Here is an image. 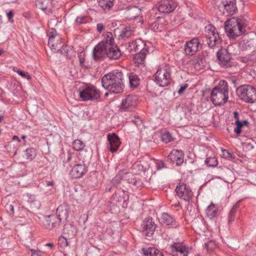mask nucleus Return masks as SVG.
I'll list each match as a JSON object with an SVG mask.
<instances>
[{
	"instance_id": "obj_42",
	"label": "nucleus",
	"mask_w": 256,
	"mask_h": 256,
	"mask_svg": "<svg viewBox=\"0 0 256 256\" xmlns=\"http://www.w3.org/2000/svg\"><path fill=\"white\" fill-rule=\"evenodd\" d=\"M206 37L218 33L216 28L212 24H208L204 28Z\"/></svg>"
},
{
	"instance_id": "obj_9",
	"label": "nucleus",
	"mask_w": 256,
	"mask_h": 256,
	"mask_svg": "<svg viewBox=\"0 0 256 256\" xmlns=\"http://www.w3.org/2000/svg\"><path fill=\"white\" fill-rule=\"evenodd\" d=\"M202 48L198 38H194L186 42L184 52L187 55L193 56Z\"/></svg>"
},
{
	"instance_id": "obj_20",
	"label": "nucleus",
	"mask_w": 256,
	"mask_h": 256,
	"mask_svg": "<svg viewBox=\"0 0 256 256\" xmlns=\"http://www.w3.org/2000/svg\"><path fill=\"white\" fill-rule=\"evenodd\" d=\"M122 56V52L119 48L116 45L107 47L106 56L110 60L118 59Z\"/></svg>"
},
{
	"instance_id": "obj_38",
	"label": "nucleus",
	"mask_w": 256,
	"mask_h": 256,
	"mask_svg": "<svg viewBox=\"0 0 256 256\" xmlns=\"http://www.w3.org/2000/svg\"><path fill=\"white\" fill-rule=\"evenodd\" d=\"M36 156V150L33 148H27L24 152V156L28 160H32Z\"/></svg>"
},
{
	"instance_id": "obj_22",
	"label": "nucleus",
	"mask_w": 256,
	"mask_h": 256,
	"mask_svg": "<svg viewBox=\"0 0 256 256\" xmlns=\"http://www.w3.org/2000/svg\"><path fill=\"white\" fill-rule=\"evenodd\" d=\"M148 52L147 49L141 50V51L134 55V62L138 66L143 68L145 66V58Z\"/></svg>"
},
{
	"instance_id": "obj_41",
	"label": "nucleus",
	"mask_w": 256,
	"mask_h": 256,
	"mask_svg": "<svg viewBox=\"0 0 256 256\" xmlns=\"http://www.w3.org/2000/svg\"><path fill=\"white\" fill-rule=\"evenodd\" d=\"M180 150H173L169 154L168 156V160L172 163H174L176 160V158L180 156Z\"/></svg>"
},
{
	"instance_id": "obj_36",
	"label": "nucleus",
	"mask_w": 256,
	"mask_h": 256,
	"mask_svg": "<svg viewBox=\"0 0 256 256\" xmlns=\"http://www.w3.org/2000/svg\"><path fill=\"white\" fill-rule=\"evenodd\" d=\"M54 46L50 43V40H48V44L52 50L54 52H58L60 50V48L62 47V45L63 44L62 42V40L60 41L57 42L56 38L54 39Z\"/></svg>"
},
{
	"instance_id": "obj_55",
	"label": "nucleus",
	"mask_w": 256,
	"mask_h": 256,
	"mask_svg": "<svg viewBox=\"0 0 256 256\" xmlns=\"http://www.w3.org/2000/svg\"><path fill=\"white\" fill-rule=\"evenodd\" d=\"M85 52H81L80 54H78V58L80 60V64L81 66H84V63L85 62Z\"/></svg>"
},
{
	"instance_id": "obj_53",
	"label": "nucleus",
	"mask_w": 256,
	"mask_h": 256,
	"mask_svg": "<svg viewBox=\"0 0 256 256\" xmlns=\"http://www.w3.org/2000/svg\"><path fill=\"white\" fill-rule=\"evenodd\" d=\"M235 124L236 125V126L234 128V132L236 134H239L242 132L241 128L242 127V124L240 123V121L236 120Z\"/></svg>"
},
{
	"instance_id": "obj_15",
	"label": "nucleus",
	"mask_w": 256,
	"mask_h": 256,
	"mask_svg": "<svg viewBox=\"0 0 256 256\" xmlns=\"http://www.w3.org/2000/svg\"><path fill=\"white\" fill-rule=\"evenodd\" d=\"M107 138L108 142V148L112 152L117 151L121 144L118 136L115 134H108Z\"/></svg>"
},
{
	"instance_id": "obj_25",
	"label": "nucleus",
	"mask_w": 256,
	"mask_h": 256,
	"mask_svg": "<svg viewBox=\"0 0 256 256\" xmlns=\"http://www.w3.org/2000/svg\"><path fill=\"white\" fill-rule=\"evenodd\" d=\"M77 231L76 226L72 224H68L64 225L63 230V234L68 238H73L76 234Z\"/></svg>"
},
{
	"instance_id": "obj_1",
	"label": "nucleus",
	"mask_w": 256,
	"mask_h": 256,
	"mask_svg": "<svg viewBox=\"0 0 256 256\" xmlns=\"http://www.w3.org/2000/svg\"><path fill=\"white\" fill-rule=\"evenodd\" d=\"M123 80L122 72L114 70L103 76L102 78V84L104 89L110 92L119 94L122 92L124 86Z\"/></svg>"
},
{
	"instance_id": "obj_56",
	"label": "nucleus",
	"mask_w": 256,
	"mask_h": 256,
	"mask_svg": "<svg viewBox=\"0 0 256 256\" xmlns=\"http://www.w3.org/2000/svg\"><path fill=\"white\" fill-rule=\"evenodd\" d=\"M6 211L10 214H14V206L10 204H7L5 206Z\"/></svg>"
},
{
	"instance_id": "obj_10",
	"label": "nucleus",
	"mask_w": 256,
	"mask_h": 256,
	"mask_svg": "<svg viewBox=\"0 0 256 256\" xmlns=\"http://www.w3.org/2000/svg\"><path fill=\"white\" fill-rule=\"evenodd\" d=\"M172 256H187L188 254V247L179 242H174L170 244Z\"/></svg>"
},
{
	"instance_id": "obj_59",
	"label": "nucleus",
	"mask_w": 256,
	"mask_h": 256,
	"mask_svg": "<svg viewBox=\"0 0 256 256\" xmlns=\"http://www.w3.org/2000/svg\"><path fill=\"white\" fill-rule=\"evenodd\" d=\"M156 168L158 170H161L163 168H166L164 163L162 161H160L156 163Z\"/></svg>"
},
{
	"instance_id": "obj_51",
	"label": "nucleus",
	"mask_w": 256,
	"mask_h": 256,
	"mask_svg": "<svg viewBox=\"0 0 256 256\" xmlns=\"http://www.w3.org/2000/svg\"><path fill=\"white\" fill-rule=\"evenodd\" d=\"M31 256H42L44 252L38 249L30 248V250Z\"/></svg>"
},
{
	"instance_id": "obj_12",
	"label": "nucleus",
	"mask_w": 256,
	"mask_h": 256,
	"mask_svg": "<svg viewBox=\"0 0 256 256\" xmlns=\"http://www.w3.org/2000/svg\"><path fill=\"white\" fill-rule=\"evenodd\" d=\"M72 146L74 150L80 152L79 155L83 162L88 161L90 158L92 156L90 152H88L87 151L83 150L84 144L82 141L80 140H75L72 144Z\"/></svg>"
},
{
	"instance_id": "obj_63",
	"label": "nucleus",
	"mask_w": 256,
	"mask_h": 256,
	"mask_svg": "<svg viewBox=\"0 0 256 256\" xmlns=\"http://www.w3.org/2000/svg\"><path fill=\"white\" fill-rule=\"evenodd\" d=\"M72 154L70 152H68V158H67L66 162H72Z\"/></svg>"
},
{
	"instance_id": "obj_16",
	"label": "nucleus",
	"mask_w": 256,
	"mask_h": 256,
	"mask_svg": "<svg viewBox=\"0 0 256 256\" xmlns=\"http://www.w3.org/2000/svg\"><path fill=\"white\" fill-rule=\"evenodd\" d=\"M87 172L84 164H75L70 172V175L73 178H80Z\"/></svg>"
},
{
	"instance_id": "obj_17",
	"label": "nucleus",
	"mask_w": 256,
	"mask_h": 256,
	"mask_svg": "<svg viewBox=\"0 0 256 256\" xmlns=\"http://www.w3.org/2000/svg\"><path fill=\"white\" fill-rule=\"evenodd\" d=\"M141 13V9L136 6H129L126 7L124 14L130 20L136 19Z\"/></svg>"
},
{
	"instance_id": "obj_24",
	"label": "nucleus",
	"mask_w": 256,
	"mask_h": 256,
	"mask_svg": "<svg viewBox=\"0 0 256 256\" xmlns=\"http://www.w3.org/2000/svg\"><path fill=\"white\" fill-rule=\"evenodd\" d=\"M128 49L130 52H132V51H141V50L143 49L148 50V46L143 41L139 39L130 43Z\"/></svg>"
},
{
	"instance_id": "obj_47",
	"label": "nucleus",
	"mask_w": 256,
	"mask_h": 256,
	"mask_svg": "<svg viewBox=\"0 0 256 256\" xmlns=\"http://www.w3.org/2000/svg\"><path fill=\"white\" fill-rule=\"evenodd\" d=\"M132 121L140 130H142L144 128L142 120L140 118H135L134 119L132 120Z\"/></svg>"
},
{
	"instance_id": "obj_21",
	"label": "nucleus",
	"mask_w": 256,
	"mask_h": 256,
	"mask_svg": "<svg viewBox=\"0 0 256 256\" xmlns=\"http://www.w3.org/2000/svg\"><path fill=\"white\" fill-rule=\"evenodd\" d=\"M222 4L228 14L233 15L237 12L236 0H222Z\"/></svg>"
},
{
	"instance_id": "obj_35",
	"label": "nucleus",
	"mask_w": 256,
	"mask_h": 256,
	"mask_svg": "<svg viewBox=\"0 0 256 256\" xmlns=\"http://www.w3.org/2000/svg\"><path fill=\"white\" fill-rule=\"evenodd\" d=\"M48 36L49 37L48 40H50V43L54 46V39L56 38L57 42L60 41L61 38L56 33V32L55 29L52 28L48 32Z\"/></svg>"
},
{
	"instance_id": "obj_62",
	"label": "nucleus",
	"mask_w": 256,
	"mask_h": 256,
	"mask_svg": "<svg viewBox=\"0 0 256 256\" xmlns=\"http://www.w3.org/2000/svg\"><path fill=\"white\" fill-rule=\"evenodd\" d=\"M152 256H164L162 252L156 248V252H154V254L152 253Z\"/></svg>"
},
{
	"instance_id": "obj_52",
	"label": "nucleus",
	"mask_w": 256,
	"mask_h": 256,
	"mask_svg": "<svg viewBox=\"0 0 256 256\" xmlns=\"http://www.w3.org/2000/svg\"><path fill=\"white\" fill-rule=\"evenodd\" d=\"M180 156L176 158V160L175 161L176 162V166H180L184 162V154L183 152L181 150H180Z\"/></svg>"
},
{
	"instance_id": "obj_5",
	"label": "nucleus",
	"mask_w": 256,
	"mask_h": 256,
	"mask_svg": "<svg viewBox=\"0 0 256 256\" xmlns=\"http://www.w3.org/2000/svg\"><path fill=\"white\" fill-rule=\"evenodd\" d=\"M236 93L239 98L248 103L256 102V88L250 85H242L236 89Z\"/></svg>"
},
{
	"instance_id": "obj_44",
	"label": "nucleus",
	"mask_w": 256,
	"mask_h": 256,
	"mask_svg": "<svg viewBox=\"0 0 256 256\" xmlns=\"http://www.w3.org/2000/svg\"><path fill=\"white\" fill-rule=\"evenodd\" d=\"M124 176L123 173L120 172L112 180V184L113 185L116 186L120 183L121 180H123Z\"/></svg>"
},
{
	"instance_id": "obj_7",
	"label": "nucleus",
	"mask_w": 256,
	"mask_h": 256,
	"mask_svg": "<svg viewBox=\"0 0 256 256\" xmlns=\"http://www.w3.org/2000/svg\"><path fill=\"white\" fill-rule=\"evenodd\" d=\"M216 56L218 64L222 67L228 68L234 65L232 62L233 59L227 49L220 50L216 53Z\"/></svg>"
},
{
	"instance_id": "obj_31",
	"label": "nucleus",
	"mask_w": 256,
	"mask_h": 256,
	"mask_svg": "<svg viewBox=\"0 0 256 256\" xmlns=\"http://www.w3.org/2000/svg\"><path fill=\"white\" fill-rule=\"evenodd\" d=\"M128 182L131 185L132 188H138L140 187L142 184L141 180L134 175L128 176Z\"/></svg>"
},
{
	"instance_id": "obj_2",
	"label": "nucleus",
	"mask_w": 256,
	"mask_h": 256,
	"mask_svg": "<svg viewBox=\"0 0 256 256\" xmlns=\"http://www.w3.org/2000/svg\"><path fill=\"white\" fill-rule=\"evenodd\" d=\"M247 17L239 16L233 17L225 22L224 28L228 36L232 39L244 34L248 25Z\"/></svg>"
},
{
	"instance_id": "obj_37",
	"label": "nucleus",
	"mask_w": 256,
	"mask_h": 256,
	"mask_svg": "<svg viewBox=\"0 0 256 256\" xmlns=\"http://www.w3.org/2000/svg\"><path fill=\"white\" fill-rule=\"evenodd\" d=\"M193 226L196 232H200L204 230V225L202 220H194V221Z\"/></svg>"
},
{
	"instance_id": "obj_28",
	"label": "nucleus",
	"mask_w": 256,
	"mask_h": 256,
	"mask_svg": "<svg viewBox=\"0 0 256 256\" xmlns=\"http://www.w3.org/2000/svg\"><path fill=\"white\" fill-rule=\"evenodd\" d=\"M60 222V221L56 216H49L46 221L44 226L46 228L52 230L58 226Z\"/></svg>"
},
{
	"instance_id": "obj_32",
	"label": "nucleus",
	"mask_w": 256,
	"mask_h": 256,
	"mask_svg": "<svg viewBox=\"0 0 256 256\" xmlns=\"http://www.w3.org/2000/svg\"><path fill=\"white\" fill-rule=\"evenodd\" d=\"M52 4V0H36V5L37 8L42 10L48 8Z\"/></svg>"
},
{
	"instance_id": "obj_19",
	"label": "nucleus",
	"mask_w": 256,
	"mask_h": 256,
	"mask_svg": "<svg viewBox=\"0 0 256 256\" xmlns=\"http://www.w3.org/2000/svg\"><path fill=\"white\" fill-rule=\"evenodd\" d=\"M70 207L68 204L64 203L60 205L56 210V218L61 222L66 220L69 215Z\"/></svg>"
},
{
	"instance_id": "obj_43",
	"label": "nucleus",
	"mask_w": 256,
	"mask_h": 256,
	"mask_svg": "<svg viewBox=\"0 0 256 256\" xmlns=\"http://www.w3.org/2000/svg\"><path fill=\"white\" fill-rule=\"evenodd\" d=\"M59 52L66 58H70V54L72 52V49L70 50L67 46H64V44H62Z\"/></svg>"
},
{
	"instance_id": "obj_39",
	"label": "nucleus",
	"mask_w": 256,
	"mask_h": 256,
	"mask_svg": "<svg viewBox=\"0 0 256 256\" xmlns=\"http://www.w3.org/2000/svg\"><path fill=\"white\" fill-rule=\"evenodd\" d=\"M132 34V31L130 27L124 28L120 34L119 35L120 38L124 39L130 38Z\"/></svg>"
},
{
	"instance_id": "obj_8",
	"label": "nucleus",
	"mask_w": 256,
	"mask_h": 256,
	"mask_svg": "<svg viewBox=\"0 0 256 256\" xmlns=\"http://www.w3.org/2000/svg\"><path fill=\"white\" fill-rule=\"evenodd\" d=\"M175 191L177 196L186 202H189L193 196L190 188L185 184L177 186Z\"/></svg>"
},
{
	"instance_id": "obj_27",
	"label": "nucleus",
	"mask_w": 256,
	"mask_h": 256,
	"mask_svg": "<svg viewBox=\"0 0 256 256\" xmlns=\"http://www.w3.org/2000/svg\"><path fill=\"white\" fill-rule=\"evenodd\" d=\"M162 224L165 226H176L175 220L167 213H163L160 219Z\"/></svg>"
},
{
	"instance_id": "obj_33",
	"label": "nucleus",
	"mask_w": 256,
	"mask_h": 256,
	"mask_svg": "<svg viewBox=\"0 0 256 256\" xmlns=\"http://www.w3.org/2000/svg\"><path fill=\"white\" fill-rule=\"evenodd\" d=\"M114 0H98L100 6L104 10H109L113 6Z\"/></svg>"
},
{
	"instance_id": "obj_40",
	"label": "nucleus",
	"mask_w": 256,
	"mask_h": 256,
	"mask_svg": "<svg viewBox=\"0 0 256 256\" xmlns=\"http://www.w3.org/2000/svg\"><path fill=\"white\" fill-rule=\"evenodd\" d=\"M237 209L238 206H234L229 212L228 217V222L229 225L232 224L234 221Z\"/></svg>"
},
{
	"instance_id": "obj_29",
	"label": "nucleus",
	"mask_w": 256,
	"mask_h": 256,
	"mask_svg": "<svg viewBox=\"0 0 256 256\" xmlns=\"http://www.w3.org/2000/svg\"><path fill=\"white\" fill-rule=\"evenodd\" d=\"M206 42L208 47L214 48L220 43V38L218 33L206 36Z\"/></svg>"
},
{
	"instance_id": "obj_18",
	"label": "nucleus",
	"mask_w": 256,
	"mask_h": 256,
	"mask_svg": "<svg viewBox=\"0 0 256 256\" xmlns=\"http://www.w3.org/2000/svg\"><path fill=\"white\" fill-rule=\"evenodd\" d=\"M106 46H104L102 44L98 43L93 50V58L96 60H102L106 56Z\"/></svg>"
},
{
	"instance_id": "obj_54",
	"label": "nucleus",
	"mask_w": 256,
	"mask_h": 256,
	"mask_svg": "<svg viewBox=\"0 0 256 256\" xmlns=\"http://www.w3.org/2000/svg\"><path fill=\"white\" fill-rule=\"evenodd\" d=\"M16 72L22 77L24 78H26L27 80H29L31 79V76L30 75L28 74V72H26L24 71H21L20 70H18L16 71Z\"/></svg>"
},
{
	"instance_id": "obj_3",
	"label": "nucleus",
	"mask_w": 256,
	"mask_h": 256,
	"mask_svg": "<svg viewBox=\"0 0 256 256\" xmlns=\"http://www.w3.org/2000/svg\"><path fill=\"white\" fill-rule=\"evenodd\" d=\"M228 98V84L226 81L221 80L211 92L210 99L215 106L226 104Z\"/></svg>"
},
{
	"instance_id": "obj_6",
	"label": "nucleus",
	"mask_w": 256,
	"mask_h": 256,
	"mask_svg": "<svg viewBox=\"0 0 256 256\" xmlns=\"http://www.w3.org/2000/svg\"><path fill=\"white\" fill-rule=\"evenodd\" d=\"M155 82L160 86H168L170 80V67L165 64L160 67L155 73Z\"/></svg>"
},
{
	"instance_id": "obj_13",
	"label": "nucleus",
	"mask_w": 256,
	"mask_h": 256,
	"mask_svg": "<svg viewBox=\"0 0 256 256\" xmlns=\"http://www.w3.org/2000/svg\"><path fill=\"white\" fill-rule=\"evenodd\" d=\"M137 98L134 96H127L122 100L120 109L122 111H131L137 104Z\"/></svg>"
},
{
	"instance_id": "obj_49",
	"label": "nucleus",
	"mask_w": 256,
	"mask_h": 256,
	"mask_svg": "<svg viewBox=\"0 0 256 256\" xmlns=\"http://www.w3.org/2000/svg\"><path fill=\"white\" fill-rule=\"evenodd\" d=\"M143 254L145 256H152V253L154 254V252H156V248L153 247H150L148 248H143L142 249Z\"/></svg>"
},
{
	"instance_id": "obj_23",
	"label": "nucleus",
	"mask_w": 256,
	"mask_h": 256,
	"mask_svg": "<svg viewBox=\"0 0 256 256\" xmlns=\"http://www.w3.org/2000/svg\"><path fill=\"white\" fill-rule=\"evenodd\" d=\"M256 44V41L254 39L244 38L242 42L240 43V46L242 50H252Z\"/></svg>"
},
{
	"instance_id": "obj_46",
	"label": "nucleus",
	"mask_w": 256,
	"mask_h": 256,
	"mask_svg": "<svg viewBox=\"0 0 256 256\" xmlns=\"http://www.w3.org/2000/svg\"><path fill=\"white\" fill-rule=\"evenodd\" d=\"M205 164L209 166H215L218 164V161L214 157H210L205 160Z\"/></svg>"
},
{
	"instance_id": "obj_50",
	"label": "nucleus",
	"mask_w": 256,
	"mask_h": 256,
	"mask_svg": "<svg viewBox=\"0 0 256 256\" xmlns=\"http://www.w3.org/2000/svg\"><path fill=\"white\" fill-rule=\"evenodd\" d=\"M68 237L65 236H60L58 239V244L62 247H66L68 246V242L67 240Z\"/></svg>"
},
{
	"instance_id": "obj_30",
	"label": "nucleus",
	"mask_w": 256,
	"mask_h": 256,
	"mask_svg": "<svg viewBox=\"0 0 256 256\" xmlns=\"http://www.w3.org/2000/svg\"><path fill=\"white\" fill-rule=\"evenodd\" d=\"M206 216L210 220L214 219L218 214V206L212 204L206 209Z\"/></svg>"
},
{
	"instance_id": "obj_11",
	"label": "nucleus",
	"mask_w": 256,
	"mask_h": 256,
	"mask_svg": "<svg viewBox=\"0 0 256 256\" xmlns=\"http://www.w3.org/2000/svg\"><path fill=\"white\" fill-rule=\"evenodd\" d=\"M176 7V4L173 0H161L157 4L158 10L162 13L169 14Z\"/></svg>"
},
{
	"instance_id": "obj_45",
	"label": "nucleus",
	"mask_w": 256,
	"mask_h": 256,
	"mask_svg": "<svg viewBox=\"0 0 256 256\" xmlns=\"http://www.w3.org/2000/svg\"><path fill=\"white\" fill-rule=\"evenodd\" d=\"M161 140L165 143H168L173 140V138L170 134L168 132H165L162 134Z\"/></svg>"
},
{
	"instance_id": "obj_58",
	"label": "nucleus",
	"mask_w": 256,
	"mask_h": 256,
	"mask_svg": "<svg viewBox=\"0 0 256 256\" xmlns=\"http://www.w3.org/2000/svg\"><path fill=\"white\" fill-rule=\"evenodd\" d=\"M222 154L226 158H234L233 154L230 153L226 150H222Z\"/></svg>"
},
{
	"instance_id": "obj_14",
	"label": "nucleus",
	"mask_w": 256,
	"mask_h": 256,
	"mask_svg": "<svg viewBox=\"0 0 256 256\" xmlns=\"http://www.w3.org/2000/svg\"><path fill=\"white\" fill-rule=\"evenodd\" d=\"M156 228V224L151 218L146 219L142 224V232L146 236H151L154 234Z\"/></svg>"
},
{
	"instance_id": "obj_48",
	"label": "nucleus",
	"mask_w": 256,
	"mask_h": 256,
	"mask_svg": "<svg viewBox=\"0 0 256 256\" xmlns=\"http://www.w3.org/2000/svg\"><path fill=\"white\" fill-rule=\"evenodd\" d=\"M216 246V242L212 240H209L207 242L204 243V248H206L208 252L212 250Z\"/></svg>"
},
{
	"instance_id": "obj_57",
	"label": "nucleus",
	"mask_w": 256,
	"mask_h": 256,
	"mask_svg": "<svg viewBox=\"0 0 256 256\" xmlns=\"http://www.w3.org/2000/svg\"><path fill=\"white\" fill-rule=\"evenodd\" d=\"M76 22L78 24L86 23V18L85 16H78L76 18Z\"/></svg>"
},
{
	"instance_id": "obj_34",
	"label": "nucleus",
	"mask_w": 256,
	"mask_h": 256,
	"mask_svg": "<svg viewBox=\"0 0 256 256\" xmlns=\"http://www.w3.org/2000/svg\"><path fill=\"white\" fill-rule=\"evenodd\" d=\"M129 82L131 87L136 88L140 84L138 76L134 73H130L128 76Z\"/></svg>"
},
{
	"instance_id": "obj_4",
	"label": "nucleus",
	"mask_w": 256,
	"mask_h": 256,
	"mask_svg": "<svg viewBox=\"0 0 256 256\" xmlns=\"http://www.w3.org/2000/svg\"><path fill=\"white\" fill-rule=\"evenodd\" d=\"M80 98L83 101L97 100L100 98V92L92 85L82 84L78 88Z\"/></svg>"
},
{
	"instance_id": "obj_60",
	"label": "nucleus",
	"mask_w": 256,
	"mask_h": 256,
	"mask_svg": "<svg viewBox=\"0 0 256 256\" xmlns=\"http://www.w3.org/2000/svg\"><path fill=\"white\" fill-rule=\"evenodd\" d=\"M104 26L102 23H98L96 25V30L98 32L100 33L102 32V31L104 30Z\"/></svg>"
},
{
	"instance_id": "obj_26",
	"label": "nucleus",
	"mask_w": 256,
	"mask_h": 256,
	"mask_svg": "<svg viewBox=\"0 0 256 256\" xmlns=\"http://www.w3.org/2000/svg\"><path fill=\"white\" fill-rule=\"evenodd\" d=\"M99 43L103 44L104 46H106V47H110V46H112L114 44H116L112 32H107L106 33L103 34L102 40Z\"/></svg>"
},
{
	"instance_id": "obj_61",
	"label": "nucleus",
	"mask_w": 256,
	"mask_h": 256,
	"mask_svg": "<svg viewBox=\"0 0 256 256\" xmlns=\"http://www.w3.org/2000/svg\"><path fill=\"white\" fill-rule=\"evenodd\" d=\"M188 84H184L183 86H181L179 90H178V94H180L183 92L188 88Z\"/></svg>"
},
{
	"instance_id": "obj_64",
	"label": "nucleus",
	"mask_w": 256,
	"mask_h": 256,
	"mask_svg": "<svg viewBox=\"0 0 256 256\" xmlns=\"http://www.w3.org/2000/svg\"><path fill=\"white\" fill-rule=\"evenodd\" d=\"M7 16H8V20L12 19L14 16L13 12L12 11L9 12L7 14Z\"/></svg>"
}]
</instances>
